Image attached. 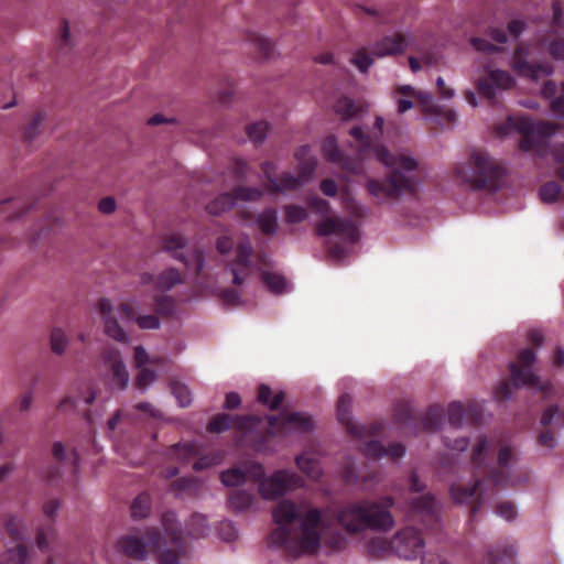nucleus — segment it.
<instances>
[{
	"mask_svg": "<svg viewBox=\"0 0 564 564\" xmlns=\"http://www.w3.org/2000/svg\"><path fill=\"white\" fill-rule=\"evenodd\" d=\"M268 427L263 442L275 436H284L291 432L308 433L313 430L314 423L310 415L301 412L282 413L279 416L268 415Z\"/></svg>",
	"mask_w": 564,
	"mask_h": 564,
	"instance_id": "9b49d317",
	"label": "nucleus"
},
{
	"mask_svg": "<svg viewBox=\"0 0 564 564\" xmlns=\"http://www.w3.org/2000/svg\"><path fill=\"white\" fill-rule=\"evenodd\" d=\"M308 152V145H303L295 152V158L301 162L299 166V175L296 176L301 180V185L312 177L317 166V160L315 158L310 156L305 159Z\"/></svg>",
	"mask_w": 564,
	"mask_h": 564,
	"instance_id": "2f4dec72",
	"label": "nucleus"
},
{
	"mask_svg": "<svg viewBox=\"0 0 564 564\" xmlns=\"http://www.w3.org/2000/svg\"><path fill=\"white\" fill-rule=\"evenodd\" d=\"M496 513L505 520L511 521L517 517V509L511 501H502L496 506Z\"/></svg>",
	"mask_w": 564,
	"mask_h": 564,
	"instance_id": "338daca9",
	"label": "nucleus"
},
{
	"mask_svg": "<svg viewBox=\"0 0 564 564\" xmlns=\"http://www.w3.org/2000/svg\"><path fill=\"white\" fill-rule=\"evenodd\" d=\"M102 359L108 370L110 384L120 390L126 389L130 377L121 359L120 351L115 347H107L102 352Z\"/></svg>",
	"mask_w": 564,
	"mask_h": 564,
	"instance_id": "5701e85b",
	"label": "nucleus"
},
{
	"mask_svg": "<svg viewBox=\"0 0 564 564\" xmlns=\"http://www.w3.org/2000/svg\"><path fill=\"white\" fill-rule=\"evenodd\" d=\"M139 372L135 377V387L139 390H145L150 384H152L156 380V373L154 370L142 367L138 368Z\"/></svg>",
	"mask_w": 564,
	"mask_h": 564,
	"instance_id": "13d9d810",
	"label": "nucleus"
},
{
	"mask_svg": "<svg viewBox=\"0 0 564 564\" xmlns=\"http://www.w3.org/2000/svg\"><path fill=\"white\" fill-rule=\"evenodd\" d=\"M95 399L96 393L91 390L90 387H87L86 395L79 398L65 397L58 403L57 408L59 411H66L68 409H78L80 402L84 403L85 405H89L94 402Z\"/></svg>",
	"mask_w": 564,
	"mask_h": 564,
	"instance_id": "49530a36",
	"label": "nucleus"
},
{
	"mask_svg": "<svg viewBox=\"0 0 564 564\" xmlns=\"http://www.w3.org/2000/svg\"><path fill=\"white\" fill-rule=\"evenodd\" d=\"M162 525L173 544V549L164 550L159 557V564H177L178 558L187 552V545L183 538V532L176 521L173 512H165L162 516Z\"/></svg>",
	"mask_w": 564,
	"mask_h": 564,
	"instance_id": "2eb2a0df",
	"label": "nucleus"
},
{
	"mask_svg": "<svg viewBox=\"0 0 564 564\" xmlns=\"http://www.w3.org/2000/svg\"><path fill=\"white\" fill-rule=\"evenodd\" d=\"M252 246L249 239L238 243L236 258L228 264L227 269L232 274V283L241 285L252 271L251 264Z\"/></svg>",
	"mask_w": 564,
	"mask_h": 564,
	"instance_id": "b1692460",
	"label": "nucleus"
},
{
	"mask_svg": "<svg viewBox=\"0 0 564 564\" xmlns=\"http://www.w3.org/2000/svg\"><path fill=\"white\" fill-rule=\"evenodd\" d=\"M231 194L235 197V204L237 200H243V202H258L262 198L263 192L259 187H249V186H242L238 185L232 188Z\"/></svg>",
	"mask_w": 564,
	"mask_h": 564,
	"instance_id": "a18cd8bd",
	"label": "nucleus"
},
{
	"mask_svg": "<svg viewBox=\"0 0 564 564\" xmlns=\"http://www.w3.org/2000/svg\"><path fill=\"white\" fill-rule=\"evenodd\" d=\"M121 314L128 321H135L141 329H156L160 327V321L155 315H139L135 314V308L132 303H122L120 305Z\"/></svg>",
	"mask_w": 564,
	"mask_h": 564,
	"instance_id": "c756f323",
	"label": "nucleus"
},
{
	"mask_svg": "<svg viewBox=\"0 0 564 564\" xmlns=\"http://www.w3.org/2000/svg\"><path fill=\"white\" fill-rule=\"evenodd\" d=\"M262 420V417L251 414L230 415L227 413H220L209 421L207 430L210 433H221L235 427L240 432L249 433L260 425Z\"/></svg>",
	"mask_w": 564,
	"mask_h": 564,
	"instance_id": "a211bd4d",
	"label": "nucleus"
},
{
	"mask_svg": "<svg viewBox=\"0 0 564 564\" xmlns=\"http://www.w3.org/2000/svg\"><path fill=\"white\" fill-rule=\"evenodd\" d=\"M219 297L224 305L228 307H236L242 304L241 296L237 290L234 289H224Z\"/></svg>",
	"mask_w": 564,
	"mask_h": 564,
	"instance_id": "680f3d73",
	"label": "nucleus"
},
{
	"mask_svg": "<svg viewBox=\"0 0 564 564\" xmlns=\"http://www.w3.org/2000/svg\"><path fill=\"white\" fill-rule=\"evenodd\" d=\"M99 312L104 319L105 333L117 341H128V334L120 326L118 321L111 315L112 305L108 299H101L99 301Z\"/></svg>",
	"mask_w": 564,
	"mask_h": 564,
	"instance_id": "cd10ccee",
	"label": "nucleus"
},
{
	"mask_svg": "<svg viewBox=\"0 0 564 564\" xmlns=\"http://www.w3.org/2000/svg\"><path fill=\"white\" fill-rule=\"evenodd\" d=\"M284 213L285 221L291 225L300 224L308 216L304 207L294 204L284 206Z\"/></svg>",
	"mask_w": 564,
	"mask_h": 564,
	"instance_id": "864d4df0",
	"label": "nucleus"
},
{
	"mask_svg": "<svg viewBox=\"0 0 564 564\" xmlns=\"http://www.w3.org/2000/svg\"><path fill=\"white\" fill-rule=\"evenodd\" d=\"M170 388H171L172 394L176 398L178 404L182 408H186L191 404V402H192L191 392H189V389L185 384H183L178 381H171Z\"/></svg>",
	"mask_w": 564,
	"mask_h": 564,
	"instance_id": "3c124183",
	"label": "nucleus"
},
{
	"mask_svg": "<svg viewBox=\"0 0 564 564\" xmlns=\"http://www.w3.org/2000/svg\"><path fill=\"white\" fill-rule=\"evenodd\" d=\"M513 459V448L502 445L495 463L494 442L486 436H480L471 453L476 479L473 485L453 484L449 489L453 501L469 506L470 518L474 519L487 497L486 484H490L494 488H506L528 481L527 474L517 478L510 475V463Z\"/></svg>",
	"mask_w": 564,
	"mask_h": 564,
	"instance_id": "f03ea898",
	"label": "nucleus"
},
{
	"mask_svg": "<svg viewBox=\"0 0 564 564\" xmlns=\"http://www.w3.org/2000/svg\"><path fill=\"white\" fill-rule=\"evenodd\" d=\"M517 128L521 133L520 150L542 154L546 147V139L556 132L558 126L550 121L534 123L531 118L523 117L518 120Z\"/></svg>",
	"mask_w": 564,
	"mask_h": 564,
	"instance_id": "0eeeda50",
	"label": "nucleus"
},
{
	"mask_svg": "<svg viewBox=\"0 0 564 564\" xmlns=\"http://www.w3.org/2000/svg\"><path fill=\"white\" fill-rule=\"evenodd\" d=\"M187 239L181 234H169L162 239V250L184 263L186 269L199 276L204 269V253L199 248H193L191 252L186 251Z\"/></svg>",
	"mask_w": 564,
	"mask_h": 564,
	"instance_id": "1a4fd4ad",
	"label": "nucleus"
},
{
	"mask_svg": "<svg viewBox=\"0 0 564 564\" xmlns=\"http://www.w3.org/2000/svg\"><path fill=\"white\" fill-rule=\"evenodd\" d=\"M343 479L348 485H355L359 480H361L362 482L373 481L377 479V475L370 474L367 476H360V474L356 469L355 465L352 463H347V465L344 467V470H343Z\"/></svg>",
	"mask_w": 564,
	"mask_h": 564,
	"instance_id": "09e8293b",
	"label": "nucleus"
},
{
	"mask_svg": "<svg viewBox=\"0 0 564 564\" xmlns=\"http://www.w3.org/2000/svg\"><path fill=\"white\" fill-rule=\"evenodd\" d=\"M405 447L401 443H392L388 447L379 441H370L364 446V454L367 458L378 459L382 457L400 458L404 455Z\"/></svg>",
	"mask_w": 564,
	"mask_h": 564,
	"instance_id": "c85d7f7f",
	"label": "nucleus"
},
{
	"mask_svg": "<svg viewBox=\"0 0 564 564\" xmlns=\"http://www.w3.org/2000/svg\"><path fill=\"white\" fill-rule=\"evenodd\" d=\"M170 455L172 458H175L181 463H186L192 458H196L195 463L193 464V469L196 471H202L204 469L219 465L225 459V452L223 449L203 454L202 446L195 442L175 444L171 448Z\"/></svg>",
	"mask_w": 564,
	"mask_h": 564,
	"instance_id": "ddd939ff",
	"label": "nucleus"
},
{
	"mask_svg": "<svg viewBox=\"0 0 564 564\" xmlns=\"http://www.w3.org/2000/svg\"><path fill=\"white\" fill-rule=\"evenodd\" d=\"M561 187L556 182H547L540 188V197L544 203H553L557 199Z\"/></svg>",
	"mask_w": 564,
	"mask_h": 564,
	"instance_id": "bf43d9fd",
	"label": "nucleus"
},
{
	"mask_svg": "<svg viewBox=\"0 0 564 564\" xmlns=\"http://www.w3.org/2000/svg\"><path fill=\"white\" fill-rule=\"evenodd\" d=\"M529 55L528 46L519 44L512 56L511 67L521 77H528L538 80L541 76H549L553 68L547 63H531L527 59Z\"/></svg>",
	"mask_w": 564,
	"mask_h": 564,
	"instance_id": "6ab92c4d",
	"label": "nucleus"
},
{
	"mask_svg": "<svg viewBox=\"0 0 564 564\" xmlns=\"http://www.w3.org/2000/svg\"><path fill=\"white\" fill-rule=\"evenodd\" d=\"M155 311L162 316H171L175 311V301L169 295H156L154 297Z\"/></svg>",
	"mask_w": 564,
	"mask_h": 564,
	"instance_id": "6e6d98bb",
	"label": "nucleus"
},
{
	"mask_svg": "<svg viewBox=\"0 0 564 564\" xmlns=\"http://www.w3.org/2000/svg\"><path fill=\"white\" fill-rule=\"evenodd\" d=\"M464 413V406L459 402L451 403L447 408L448 423L454 427L460 426Z\"/></svg>",
	"mask_w": 564,
	"mask_h": 564,
	"instance_id": "052dcab7",
	"label": "nucleus"
},
{
	"mask_svg": "<svg viewBox=\"0 0 564 564\" xmlns=\"http://www.w3.org/2000/svg\"><path fill=\"white\" fill-rule=\"evenodd\" d=\"M334 110L344 120L351 119L358 115L361 108L348 97H340L334 105Z\"/></svg>",
	"mask_w": 564,
	"mask_h": 564,
	"instance_id": "79ce46f5",
	"label": "nucleus"
},
{
	"mask_svg": "<svg viewBox=\"0 0 564 564\" xmlns=\"http://www.w3.org/2000/svg\"><path fill=\"white\" fill-rule=\"evenodd\" d=\"M263 476V466L258 463H249L243 468L235 467L220 474V481L227 487H239L248 480L258 481Z\"/></svg>",
	"mask_w": 564,
	"mask_h": 564,
	"instance_id": "393cba45",
	"label": "nucleus"
},
{
	"mask_svg": "<svg viewBox=\"0 0 564 564\" xmlns=\"http://www.w3.org/2000/svg\"><path fill=\"white\" fill-rule=\"evenodd\" d=\"M394 499L390 496L378 501L362 500L340 508L336 513L337 522L348 533H359L366 529L388 531L394 525L390 509Z\"/></svg>",
	"mask_w": 564,
	"mask_h": 564,
	"instance_id": "20e7f679",
	"label": "nucleus"
},
{
	"mask_svg": "<svg viewBox=\"0 0 564 564\" xmlns=\"http://www.w3.org/2000/svg\"><path fill=\"white\" fill-rule=\"evenodd\" d=\"M256 500L254 491L247 489H232L228 496V502L232 510L237 512L248 510Z\"/></svg>",
	"mask_w": 564,
	"mask_h": 564,
	"instance_id": "473e14b6",
	"label": "nucleus"
},
{
	"mask_svg": "<svg viewBox=\"0 0 564 564\" xmlns=\"http://www.w3.org/2000/svg\"><path fill=\"white\" fill-rule=\"evenodd\" d=\"M536 360L535 352L530 348L519 351L517 361L510 362L509 370L511 381H502L496 389L495 397L499 401H506L511 398L512 389L520 387H536L538 377L533 372V365Z\"/></svg>",
	"mask_w": 564,
	"mask_h": 564,
	"instance_id": "423d86ee",
	"label": "nucleus"
},
{
	"mask_svg": "<svg viewBox=\"0 0 564 564\" xmlns=\"http://www.w3.org/2000/svg\"><path fill=\"white\" fill-rule=\"evenodd\" d=\"M454 177L473 189L498 191L507 175L503 163L481 149H473L466 162L454 167Z\"/></svg>",
	"mask_w": 564,
	"mask_h": 564,
	"instance_id": "39448f33",
	"label": "nucleus"
},
{
	"mask_svg": "<svg viewBox=\"0 0 564 564\" xmlns=\"http://www.w3.org/2000/svg\"><path fill=\"white\" fill-rule=\"evenodd\" d=\"M247 40L259 53L260 57L270 58L273 56L274 44L271 40L265 39L257 33H249Z\"/></svg>",
	"mask_w": 564,
	"mask_h": 564,
	"instance_id": "58836bf2",
	"label": "nucleus"
},
{
	"mask_svg": "<svg viewBox=\"0 0 564 564\" xmlns=\"http://www.w3.org/2000/svg\"><path fill=\"white\" fill-rule=\"evenodd\" d=\"M208 531L209 528L205 516L195 513L191 517L186 528L187 535L195 539L204 538L208 534Z\"/></svg>",
	"mask_w": 564,
	"mask_h": 564,
	"instance_id": "a19ab883",
	"label": "nucleus"
},
{
	"mask_svg": "<svg viewBox=\"0 0 564 564\" xmlns=\"http://www.w3.org/2000/svg\"><path fill=\"white\" fill-rule=\"evenodd\" d=\"M261 279L264 283V285L275 294H282L286 290V280L283 275L275 273V272H269L263 271L261 273Z\"/></svg>",
	"mask_w": 564,
	"mask_h": 564,
	"instance_id": "37998d69",
	"label": "nucleus"
},
{
	"mask_svg": "<svg viewBox=\"0 0 564 564\" xmlns=\"http://www.w3.org/2000/svg\"><path fill=\"white\" fill-rule=\"evenodd\" d=\"M68 339L61 328H54L51 333V349L57 355H62L67 347Z\"/></svg>",
	"mask_w": 564,
	"mask_h": 564,
	"instance_id": "4d7b16f0",
	"label": "nucleus"
},
{
	"mask_svg": "<svg viewBox=\"0 0 564 564\" xmlns=\"http://www.w3.org/2000/svg\"><path fill=\"white\" fill-rule=\"evenodd\" d=\"M408 516L412 520L421 521L433 534L441 531L440 505L431 494L412 498L408 503Z\"/></svg>",
	"mask_w": 564,
	"mask_h": 564,
	"instance_id": "4468645a",
	"label": "nucleus"
},
{
	"mask_svg": "<svg viewBox=\"0 0 564 564\" xmlns=\"http://www.w3.org/2000/svg\"><path fill=\"white\" fill-rule=\"evenodd\" d=\"M268 129V122L258 121L248 124L246 127V132L251 141H253L254 143H261L267 137Z\"/></svg>",
	"mask_w": 564,
	"mask_h": 564,
	"instance_id": "603ef678",
	"label": "nucleus"
},
{
	"mask_svg": "<svg viewBox=\"0 0 564 564\" xmlns=\"http://www.w3.org/2000/svg\"><path fill=\"white\" fill-rule=\"evenodd\" d=\"M316 234L319 237L337 235L350 243L357 242L359 231L352 220L340 217H327L316 226Z\"/></svg>",
	"mask_w": 564,
	"mask_h": 564,
	"instance_id": "412c9836",
	"label": "nucleus"
},
{
	"mask_svg": "<svg viewBox=\"0 0 564 564\" xmlns=\"http://www.w3.org/2000/svg\"><path fill=\"white\" fill-rule=\"evenodd\" d=\"M131 517L134 520H141L149 516L151 510V498L149 494L142 492L137 496L130 507Z\"/></svg>",
	"mask_w": 564,
	"mask_h": 564,
	"instance_id": "ea45409f",
	"label": "nucleus"
},
{
	"mask_svg": "<svg viewBox=\"0 0 564 564\" xmlns=\"http://www.w3.org/2000/svg\"><path fill=\"white\" fill-rule=\"evenodd\" d=\"M258 484V491L265 500H274L284 496L288 491L304 486V480L301 476L289 470H276L271 476L264 475L254 481Z\"/></svg>",
	"mask_w": 564,
	"mask_h": 564,
	"instance_id": "f8f14e48",
	"label": "nucleus"
},
{
	"mask_svg": "<svg viewBox=\"0 0 564 564\" xmlns=\"http://www.w3.org/2000/svg\"><path fill=\"white\" fill-rule=\"evenodd\" d=\"M390 547L399 557L413 560L423 553L424 540L413 527H405L398 531L390 540Z\"/></svg>",
	"mask_w": 564,
	"mask_h": 564,
	"instance_id": "f3484780",
	"label": "nucleus"
},
{
	"mask_svg": "<svg viewBox=\"0 0 564 564\" xmlns=\"http://www.w3.org/2000/svg\"><path fill=\"white\" fill-rule=\"evenodd\" d=\"M371 52L369 53L366 47L358 48L354 57L351 59V63L361 72L367 73L370 66L373 63Z\"/></svg>",
	"mask_w": 564,
	"mask_h": 564,
	"instance_id": "8fccbe9b",
	"label": "nucleus"
},
{
	"mask_svg": "<svg viewBox=\"0 0 564 564\" xmlns=\"http://www.w3.org/2000/svg\"><path fill=\"white\" fill-rule=\"evenodd\" d=\"M409 46L408 37L395 32L386 35L371 45V54L376 57H386L402 54Z\"/></svg>",
	"mask_w": 564,
	"mask_h": 564,
	"instance_id": "a878e982",
	"label": "nucleus"
},
{
	"mask_svg": "<svg viewBox=\"0 0 564 564\" xmlns=\"http://www.w3.org/2000/svg\"><path fill=\"white\" fill-rule=\"evenodd\" d=\"M351 398L349 394H343L337 402L338 420L346 424L351 434H357V427L350 423Z\"/></svg>",
	"mask_w": 564,
	"mask_h": 564,
	"instance_id": "c03bdc74",
	"label": "nucleus"
},
{
	"mask_svg": "<svg viewBox=\"0 0 564 564\" xmlns=\"http://www.w3.org/2000/svg\"><path fill=\"white\" fill-rule=\"evenodd\" d=\"M310 207L318 215L326 217L330 214L332 207L330 204L317 196H314L308 199Z\"/></svg>",
	"mask_w": 564,
	"mask_h": 564,
	"instance_id": "0e129e2a",
	"label": "nucleus"
},
{
	"mask_svg": "<svg viewBox=\"0 0 564 564\" xmlns=\"http://www.w3.org/2000/svg\"><path fill=\"white\" fill-rule=\"evenodd\" d=\"M31 206H24L21 204L20 200L10 198L8 200H4L0 204V214L6 213L9 208L19 209L18 212L10 213L7 216L8 220H14L21 217L23 214H25Z\"/></svg>",
	"mask_w": 564,
	"mask_h": 564,
	"instance_id": "5fc2aeb1",
	"label": "nucleus"
},
{
	"mask_svg": "<svg viewBox=\"0 0 564 564\" xmlns=\"http://www.w3.org/2000/svg\"><path fill=\"white\" fill-rule=\"evenodd\" d=\"M285 394L283 391L276 392L272 395V390L267 384H260L258 388V401L270 410H278L284 401Z\"/></svg>",
	"mask_w": 564,
	"mask_h": 564,
	"instance_id": "4c0bfd02",
	"label": "nucleus"
},
{
	"mask_svg": "<svg viewBox=\"0 0 564 564\" xmlns=\"http://www.w3.org/2000/svg\"><path fill=\"white\" fill-rule=\"evenodd\" d=\"M276 524L269 544L282 547L293 556L315 554L322 542L323 511L307 500L282 499L272 509Z\"/></svg>",
	"mask_w": 564,
	"mask_h": 564,
	"instance_id": "7ed1b4c3",
	"label": "nucleus"
},
{
	"mask_svg": "<svg viewBox=\"0 0 564 564\" xmlns=\"http://www.w3.org/2000/svg\"><path fill=\"white\" fill-rule=\"evenodd\" d=\"M390 540L376 538L369 541L368 543V554L372 558H382L387 554H389L391 551L390 547Z\"/></svg>",
	"mask_w": 564,
	"mask_h": 564,
	"instance_id": "de8ad7c7",
	"label": "nucleus"
},
{
	"mask_svg": "<svg viewBox=\"0 0 564 564\" xmlns=\"http://www.w3.org/2000/svg\"><path fill=\"white\" fill-rule=\"evenodd\" d=\"M516 550L513 545H503L489 549L487 552L488 564H514Z\"/></svg>",
	"mask_w": 564,
	"mask_h": 564,
	"instance_id": "c9c22d12",
	"label": "nucleus"
},
{
	"mask_svg": "<svg viewBox=\"0 0 564 564\" xmlns=\"http://www.w3.org/2000/svg\"><path fill=\"white\" fill-rule=\"evenodd\" d=\"M301 186V180L292 173L284 172L271 184L267 185L268 192L271 193H285L294 191Z\"/></svg>",
	"mask_w": 564,
	"mask_h": 564,
	"instance_id": "f704fd0d",
	"label": "nucleus"
},
{
	"mask_svg": "<svg viewBox=\"0 0 564 564\" xmlns=\"http://www.w3.org/2000/svg\"><path fill=\"white\" fill-rule=\"evenodd\" d=\"M23 525L17 517H10L6 522V532L15 543L14 546H8L0 556V564H28L30 560L29 549L23 544Z\"/></svg>",
	"mask_w": 564,
	"mask_h": 564,
	"instance_id": "dca6fc26",
	"label": "nucleus"
},
{
	"mask_svg": "<svg viewBox=\"0 0 564 564\" xmlns=\"http://www.w3.org/2000/svg\"><path fill=\"white\" fill-rule=\"evenodd\" d=\"M470 43H471L473 47L479 52H485V53L502 52V47H499L481 37H473Z\"/></svg>",
	"mask_w": 564,
	"mask_h": 564,
	"instance_id": "774afa93",
	"label": "nucleus"
},
{
	"mask_svg": "<svg viewBox=\"0 0 564 564\" xmlns=\"http://www.w3.org/2000/svg\"><path fill=\"white\" fill-rule=\"evenodd\" d=\"M160 358H150L142 346L134 347V365L137 368L145 367L147 364H160Z\"/></svg>",
	"mask_w": 564,
	"mask_h": 564,
	"instance_id": "e2e57ef3",
	"label": "nucleus"
},
{
	"mask_svg": "<svg viewBox=\"0 0 564 564\" xmlns=\"http://www.w3.org/2000/svg\"><path fill=\"white\" fill-rule=\"evenodd\" d=\"M59 506L61 502L57 498H50L42 505V513L46 517L47 521L37 528L35 542L36 546L43 552L48 550L50 542L55 539L56 530L54 522Z\"/></svg>",
	"mask_w": 564,
	"mask_h": 564,
	"instance_id": "4be33fe9",
	"label": "nucleus"
},
{
	"mask_svg": "<svg viewBox=\"0 0 564 564\" xmlns=\"http://www.w3.org/2000/svg\"><path fill=\"white\" fill-rule=\"evenodd\" d=\"M142 284H154L155 290L166 292L172 290L174 286L184 283V275L177 269L169 268L156 276L151 273H143L141 275Z\"/></svg>",
	"mask_w": 564,
	"mask_h": 564,
	"instance_id": "bb28decb",
	"label": "nucleus"
},
{
	"mask_svg": "<svg viewBox=\"0 0 564 564\" xmlns=\"http://www.w3.org/2000/svg\"><path fill=\"white\" fill-rule=\"evenodd\" d=\"M394 416L400 425L413 429L415 432L419 430L434 432L442 424L443 409L437 404H433L429 406L424 416H421L413 411L409 402H399Z\"/></svg>",
	"mask_w": 564,
	"mask_h": 564,
	"instance_id": "6e6552de",
	"label": "nucleus"
},
{
	"mask_svg": "<svg viewBox=\"0 0 564 564\" xmlns=\"http://www.w3.org/2000/svg\"><path fill=\"white\" fill-rule=\"evenodd\" d=\"M44 121V116L39 112L33 120L28 124L24 131V140L31 142L39 133V129Z\"/></svg>",
	"mask_w": 564,
	"mask_h": 564,
	"instance_id": "69168bd1",
	"label": "nucleus"
},
{
	"mask_svg": "<svg viewBox=\"0 0 564 564\" xmlns=\"http://www.w3.org/2000/svg\"><path fill=\"white\" fill-rule=\"evenodd\" d=\"M259 230L265 236H273L279 229L278 212L273 207H267L254 217Z\"/></svg>",
	"mask_w": 564,
	"mask_h": 564,
	"instance_id": "7c9ffc66",
	"label": "nucleus"
},
{
	"mask_svg": "<svg viewBox=\"0 0 564 564\" xmlns=\"http://www.w3.org/2000/svg\"><path fill=\"white\" fill-rule=\"evenodd\" d=\"M297 467L312 479H318L322 476L319 462L311 453H303L295 458Z\"/></svg>",
	"mask_w": 564,
	"mask_h": 564,
	"instance_id": "72a5a7b5",
	"label": "nucleus"
},
{
	"mask_svg": "<svg viewBox=\"0 0 564 564\" xmlns=\"http://www.w3.org/2000/svg\"><path fill=\"white\" fill-rule=\"evenodd\" d=\"M235 205L234 195L231 192H227L218 195L215 199L208 203L206 205V212L210 215L219 216L234 208Z\"/></svg>",
	"mask_w": 564,
	"mask_h": 564,
	"instance_id": "e433bc0d",
	"label": "nucleus"
},
{
	"mask_svg": "<svg viewBox=\"0 0 564 564\" xmlns=\"http://www.w3.org/2000/svg\"><path fill=\"white\" fill-rule=\"evenodd\" d=\"M162 536L159 530L148 529L141 536L135 534L122 535L118 542V550L128 557L142 561L148 552H159Z\"/></svg>",
	"mask_w": 564,
	"mask_h": 564,
	"instance_id": "9d476101",
	"label": "nucleus"
},
{
	"mask_svg": "<svg viewBox=\"0 0 564 564\" xmlns=\"http://www.w3.org/2000/svg\"><path fill=\"white\" fill-rule=\"evenodd\" d=\"M358 149V159H351L343 154L337 147L334 135L323 141L322 150L324 158L333 163L339 164L346 172L358 175L362 172L361 159L373 154L379 162L392 170L382 181L369 180L367 189L370 195L380 200L395 199L403 194H413L416 191V177L411 174L417 167L413 158L391 153L384 145L373 144L371 138L360 127H352L349 131Z\"/></svg>",
	"mask_w": 564,
	"mask_h": 564,
	"instance_id": "f257e3e1",
	"label": "nucleus"
},
{
	"mask_svg": "<svg viewBox=\"0 0 564 564\" xmlns=\"http://www.w3.org/2000/svg\"><path fill=\"white\" fill-rule=\"evenodd\" d=\"M514 84V78L509 72L492 69L488 72L487 77H482L477 82V90L481 97L486 98L490 104H495L497 89L507 90L512 88Z\"/></svg>",
	"mask_w": 564,
	"mask_h": 564,
	"instance_id": "aec40b11",
	"label": "nucleus"
}]
</instances>
